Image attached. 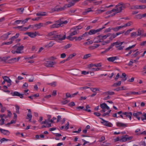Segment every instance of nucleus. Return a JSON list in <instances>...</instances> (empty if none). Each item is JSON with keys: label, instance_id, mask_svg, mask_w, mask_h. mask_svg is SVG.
Returning <instances> with one entry per match:
<instances>
[{"label": "nucleus", "instance_id": "obj_1", "mask_svg": "<svg viewBox=\"0 0 146 146\" xmlns=\"http://www.w3.org/2000/svg\"><path fill=\"white\" fill-rule=\"evenodd\" d=\"M27 86V83L25 82V84H23V88L24 90V94L27 95V90L25 89V87H26ZM11 94L13 96H17L20 97L21 98H23V94H21L20 93L17 91H15L13 92H11Z\"/></svg>", "mask_w": 146, "mask_h": 146}, {"label": "nucleus", "instance_id": "obj_2", "mask_svg": "<svg viewBox=\"0 0 146 146\" xmlns=\"http://www.w3.org/2000/svg\"><path fill=\"white\" fill-rule=\"evenodd\" d=\"M115 8L116 9H114L115 10V11L117 12V13H119L125 8V5L123 2H120L115 6Z\"/></svg>", "mask_w": 146, "mask_h": 146}, {"label": "nucleus", "instance_id": "obj_3", "mask_svg": "<svg viewBox=\"0 0 146 146\" xmlns=\"http://www.w3.org/2000/svg\"><path fill=\"white\" fill-rule=\"evenodd\" d=\"M111 35L110 33L108 34H107L102 36V35H100L98 36L94 39V41L95 43H98L102 42L101 40L106 39L107 37L110 36Z\"/></svg>", "mask_w": 146, "mask_h": 146}, {"label": "nucleus", "instance_id": "obj_4", "mask_svg": "<svg viewBox=\"0 0 146 146\" xmlns=\"http://www.w3.org/2000/svg\"><path fill=\"white\" fill-rule=\"evenodd\" d=\"M66 38V36L64 35L62 36L61 35H57L56 33V34L54 36V37L53 39L55 40H64Z\"/></svg>", "mask_w": 146, "mask_h": 146}, {"label": "nucleus", "instance_id": "obj_5", "mask_svg": "<svg viewBox=\"0 0 146 146\" xmlns=\"http://www.w3.org/2000/svg\"><path fill=\"white\" fill-rule=\"evenodd\" d=\"M79 0H72L70 2L69 4L64 5V8H69L74 5L75 3L78 2Z\"/></svg>", "mask_w": 146, "mask_h": 146}, {"label": "nucleus", "instance_id": "obj_6", "mask_svg": "<svg viewBox=\"0 0 146 146\" xmlns=\"http://www.w3.org/2000/svg\"><path fill=\"white\" fill-rule=\"evenodd\" d=\"M20 58V57L17 58H15L9 59L8 63L13 64L18 62Z\"/></svg>", "mask_w": 146, "mask_h": 146}, {"label": "nucleus", "instance_id": "obj_7", "mask_svg": "<svg viewBox=\"0 0 146 146\" xmlns=\"http://www.w3.org/2000/svg\"><path fill=\"white\" fill-rule=\"evenodd\" d=\"M56 62H55L52 61H46L44 63V65L47 67H52L53 65L55 64Z\"/></svg>", "mask_w": 146, "mask_h": 146}, {"label": "nucleus", "instance_id": "obj_8", "mask_svg": "<svg viewBox=\"0 0 146 146\" xmlns=\"http://www.w3.org/2000/svg\"><path fill=\"white\" fill-rule=\"evenodd\" d=\"M65 9V8H64V6L63 7L60 8L58 6H57L54 8L52 9H51V11L52 12H54L55 11H59L64 10Z\"/></svg>", "mask_w": 146, "mask_h": 146}, {"label": "nucleus", "instance_id": "obj_9", "mask_svg": "<svg viewBox=\"0 0 146 146\" xmlns=\"http://www.w3.org/2000/svg\"><path fill=\"white\" fill-rule=\"evenodd\" d=\"M100 119L102 121H103L101 123L104 124V125L105 126L110 127H111V126L112 124L111 123L109 122L108 121L105 120L102 118L100 117Z\"/></svg>", "mask_w": 146, "mask_h": 146}, {"label": "nucleus", "instance_id": "obj_10", "mask_svg": "<svg viewBox=\"0 0 146 146\" xmlns=\"http://www.w3.org/2000/svg\"><path fill=\"white\" fill-rule=\"evenodd\" d=\"M10 58V56L4 57L3 58H0V62L3 63H8L9 60V58Z\"/></svg>", "mask_w": 146, "mask_h": 146}, {"label": "nucleus", "instance_id": "obj_11", "mask_svg": "<svg viewBox=\"0 0 146 146\" xmlns=\"http://www.w3.org/2000/svg\"><path fill=\"white\" fill-rule=\"evenodd\" d=\"M58 23H59L60 24L61 27L62 26V25L63 24H66L68 23V21L66 20L64 21L63 18H61L58 21H57Z\"/></svg>", "mask_w": 146, "mask_h": 146}, {"label": "nucleus", "instance_id": "obj_12", "mask_svg": "<svg viewBox=\"0 0 146 146\" xmlns=\"http://www.w3.org/2000/svg\"><path fill=\"white\" fill-rule=\"evenodd\" d=\"M11 34V32H8L3 35L1 37V39L3 40L7 39L9 37L8 36Z\"/></svg>", "mask_w": 146, "mask_h": 146}, {"label": "nucleus", "instance_id": "obj_13", "mask_svg": "<svg viewBox=\"0 0 146 146\" xmlns=\"http://www.w3.org/2000/svg\"><path fill=\"white\" fill-rule=\"evenodd\" d=\"M0 131L3 134L6 135H9L10 133L9 131L0 128Z\"/></svg>", "mask_w": 146, "mask_h": 146}, {"label": "nucleus", "instance_id": "obj_14", "mask_svg": "<svg viewBox=\"0 0 146 146\" xmlns=\"http://www.w3.org/2000/svg\"><path fill=\"white\" fill-rule=\"evenodd\" d=\"M142 114L141 112H137L136 113H134L133 114V115L136 117L139 120L140 119V116Z\"/></svg>", "mask_w": 146, "mask_h": 146}, {"label": "nucleus", "instance_id": "obj_15", "mask_svg": "<svg viewBox=\"0 0 146 146\" xmlns=\"http://www.w3.org/2000/svg\"><path fill=\"white\" fill-rule=\"evenodd\" d=\"M28 119L29 122H31L33 116L31 110L28 109Z\"/></svg>", "mask_w": 146, "mask_h": 146}, {"label": "nucleus", "instance_id": "obj_16", "mask_svg": "<svg viewBox=\"0 0 146 146\" xmlns=\"http://www.w3.org/2000/svg\"><path fill=\"white\" fill-rule=\"evenodd\" d=\"M102 66V64L101 63H99L96 64H89L88 66V68H90L93 66H96V67H101Z\"/></svg>", "mask_w": 146, "mask_h": 146}, {"label": "nucleus", "instance_id": "obj_17", "mask_svg": "<svg viewBox=\"0 0 146 146\" xmlns=\"http://www.w3.org/2000/svg\"><path fill=\"white\" fill-rule=\"evenodd\" d=\"M100 31V30H98V29L97 30L92 29L90 30L89 31V32H88V33L89 35H92V34H94Z\"/></svg>", "mask_w": 146, "mask_h": 146}, {"label": "nucleus", "instance_id": "obj_18", "mask_svg": "<svg viewBox=\"0 0 146 146\" xmlns=\"http://www.w3.org/2000/svg\"><path fill=\"white\" fill-rule=\"evenodd\" d=\"M38 33L35 32V33L28 32V36L32 38L35 37L37 34Z\"/></svg>", "mask_w": 146, "mask_h": 146}, {"label": "nucleus", "instance_id": "obj_19", "mask_svg": "<svg viewBox=\"0 0 146 146\" xmlns=\"http://www.w3.org/2000/svg\"><path fill=\"white\" fill-rule=\"evenodd\" d=\"M100 107L102 109H106L108 110H109L110 109V108L104 103L100 104Z\"/></svg>", "mask_w": 146, "mask_h": 146}, {"label": "nucleus", "instance_id": "obj_20", "mask_svg": "<svg viewBox=\"0 0 146 146\" xmlns=\"http://www.w3.org/2000/svg\"><path fill=\"white\" fill-rule=\"evenodd\" d=\"M19 33H17L15 36H12L11 38H9V40H10V41H12V43L13 41H14L15 39L19 37Z\"/></svg>", "mask_w": 146, "mask_h": 146}, {"label": "nucleus", "instance_id": "obj_21", "mask_svg": "<svg viewBox=\"0 0 146 146\" xmlns=\"http://www.w3.org/2000/svg\"><path fill=\"white\" fill-rule=\"evenodd\" d=\"M21 22H22V23L23 24L27 23V18H26L25 20L23 21L21 20H16L15 21L14 23L15 24H19Z\"/></svg>", "mask_w": 146, "mask_h": 146}, {"label": "nucleus", "instance_id": "obj_22", "mask_svg": "<svg viewBox=\"0 0 146 146\" xmlns=\"http://www.w3.org/2000/svg\"><path fill=\"white\" fill-rule=\"evenodd\" d=\"M61 26L59 23H58L57 21L56 22V23L50 26V28H57L60 27Z\"/></svg>", "mask_w": 146, "mask_h": 146}, {"label": "nucleus", "instance_id": "obj_23", "mask_svg": "<svg viewBox=\"0 0 146 146\" xmlns=\"http://www.w3.org/2000/svg\"><path fill=\"white\" fill-rule=\"evenodd\" d=\"M117 59V56H113L107 58V60L110 62H113L115 60Z\"/></svg>", "mask_w": 146, "mask_h": 146}, {"label": "nucleus", "instance_id": "obj_24", "mask_svg": "<svg viewBox=\"0 0 146 146\" xmlns=\"http://www.w3.org/2000/svg\"><path fill=\"white\" fill-rule=\"evenodd\" d=\"M3 78L4 80L7 82L8 83H10L11 82V80L9 79V78L6 76H4L2 77Z\"/></svg>", "mask_w": 146, "mask_h": 146}, {"label": "nucleus", "instance_id": "obj_25", "mask_svg": "<svg viewBox=\"0 0 146 146\" xmlns=\"http://www.w3.org/2000/svg\"><path fill=\"white\" fill-rule=\"evenodd\" d=\"M117 125L119 127H125L127 126V125L121 122H117L116 123Z\"/></svg>", "mask_w": 146, "mask_h": 146}, {"label": "nucleus", "instance_id": "obj_26", "mask_svg": "<svg viewBox=\"0 0 146 146\" xmlns=\"http://www.w3.org/2000/svg\"><path fill=\"white\" fill-rule=\"evenodd\" d=\"M56 31H53L51 32L48 34L47 35V36H50L54 38V36L55 34H56Z\"/></svg>", "mask_w": 146, "mask_h": 146}, {"label": "nucleus", "instance_id": "obj_27", "mask_svg": "<svg viewBox=\"0 0 146 146\" xmlns=\"http://www.w3.org/2000/svg\"><path fill=\"white\" fill-rule=\"evenodd\" d=\"M15 28L19 29L20 31H25L27 29V28L23 27V26H19Z\"/></svg>", "mask_w": 146, "mask_h": 146}, {"label": "nucleus", "instance_id": "obj_28", "mask_svg": "<svg viewBox=\"0 0 146 146\" xmlns=\"http://www.w3.org/2000/svg\"><path fill=\"white\" fill-rule=\"evenodd\" d=\"M24 46H21L20 47H18L17 49V53H21V51L23 50Z\"/></svg>", "mask_w": 146, "mask_h": 146}, {"label": "nucleus", "instance_id": "obj_29", "mask_svg": "<svg viewBox=\"0 0 146 146\" xmlns=\"http://www.w3.org/2000/svg\"><path fill=\"white\" fill-rule=\"evenodd\" d=\"M128 136V135H126L122 136V137L121 138L120 141L122 142H125L127 141V137Z\"/></svg>", "mask_w": 146, "mask_h": 146}, {"label": "nucleus", "instance_id": "obj_30", "mask_svg": "<svg viewBox=\"0 0 146 146\" xmlns=\"http://www.w3.org/2000/svg\"><path fill=\"white\" fill-rule=\"evenodd\" d=\"M41 27H44V25H43V23H41L34 25V27L37 29H40Z\"/></svg>", "mask_w": 146, "mask_h": 146}, {"label": "nucleus", "instance_id": "obj_31", "mask_svg": "<svg viewBox=\"0 0 146 146\" xmlns=\"http://www.w3.org/2000/svg\"><path fill=\"white\" fill-rule=\"evenodd\" d=\"M121 81H119L117 83H114L112 85V86L115 87L119 86H120L121 84Z\"/></svg>", "mask_w": 146, "mask_h": 146}, {"label": "nucleus", "instance_id": "obj_32", "mask_svg": "<svg viewBox=\"0 0 146 146\" xmlns=\"http://www.w3.org/2000/svg\"><path fill=\"white\" fill-rule=\"evenodd\" d=\"M83 28V27L81 25H79L78 26H77L74 27L73 28L71 29V30L73 29H75L76 31H77L78 32V31Z\"/></svg>", "mask_w": 146, "mask_h": 146}, {"label": "nucleus", "instance_id": "obj_33", "mask_svg": "<svg viewBox=\"0 0 146 146\" xmlns=\"http://www.w3.org/2000/svg\"><path fill=\"white\" fill-rule=\"evenodd\" d=\"M46 12H41L37 13L36 14V15L37 16H45L46 15Z\"/></svg>", "mask_w": 146, "mask_h": 146}, {"label": "nucleus", "instance_id": "obj_34", "mask_svg": "<svg viewBox=\"0 0 146 146\" xmlns=\"http://www.w3.org/2000/svg\"><path fill=\"white\" fill-rule=\"evenodd\" d=\"M105 94L106 95L108 94L110 95H113L115 93L114 92H111L109 91L105 92Z\"/></svg>", "mask_w": 146, "mask_h": 146}, {"label": "nucleus", "instance_id": "obj_35", "mask_svg": "<svg viewBox=\"0 0 146 146\" xmlns=\"http://www.w3.org/2000/svg\"><path fill=\"white\" fill-rule=\"evenodd\" d=\"M86 109H83L84 110L87 111L89 112H91V110H90L88 109V108H90V106H89V105H87L86 106Z\"/></svg>", "mask_w": 146, "mask_h": 146}, {"label": "nucleus", "instance_id": "obj_36", "mask_svg": "<svg viewBox=\"0 0 146 146\" xmlns=\"http://www.w3.org/2000/svg\"><path fill=\"white\" fill-rule=\"evenodd\" d=\"M91 56V54H85L84 55V57L83 58V59H86Z\"/></svg>", "mask_w": 146, "mask_h": 146}, {"label": "nucleus", "instance_id": "obj_37", "mask_svg": "<svg viewBox=\"0 0 146 146\" xmlns=\"http://www.w3.org/2000/svg\"><path fill=\"white\" fill-rule=\"evenodd\" d=\"M137 36H140L141 35L142 32L141 29H139L137 30Z\"/></svg>", "mask_w": 146, "mask_h": 146}, {"label": "nucleus", "instance_id": "obj_38", "mask_svg": "<svg viewBox=\"0 0 146 146\" xmlns=\"http://www.w3.org/2000/svg\"><path fill=\"white\" fill-rule=\"evenodd\" d=\"M136 44H134L132 45L131 46H129L128 48H126L125 50L126 51H128L130 50L132 48H134Z\"/></svg>", "mask_w": 146, "mask_h": 146}, {"label": "nucleus", "instance_id": "obj_39", "mask_svg": "<svg viewBox=\"0 0 146 146\" xmlns=\"http://www.w3.org/2000/svg\"><path fill=\"white\" fill-rule=\"evenodd\" d=\"M105 11V10H104L98 9L96 11V13L97 14H100L103 12H104Z\"/></svg>", "mask_w": 146, "mask_h": 146}, {"label": "nucleus", "instance_id": "obj_40", "mask_svg": "<svg viewBox=\"0 0 146 146\" xmlns=\"http://www.w3.org/2000/svg\"><path fill=\"white\" fill-rule=\"evenodd\" d=\"M143 14H139L135 16L136 18L137 19H140L143 18L142 16Z\"/></svg>", "mask_w": 146, "mask_h": 146}, {"label": "nucleus", "instance_id": "obj_41", "mask_svg": "<svg viewBox=\"0 0 146 146\" xmlns=\"http://www.w3.org/2000/svg\"><path fill=\"white\" fill-rule=\"evenodd\" d=\"M54 44L53 41H51L48 44V47H52Z\"/></svg>", "mask_w": 146, "mask_h": 146}, {"label": "nucleus", "instance_id": "obj_42", "mask_svg": "<svg viewBox=\"0 0 146 146\" xmlns=\"http://www.w3.org/2000/svg\"><path fill=\"white\" fill-rule=\"evenodd\" d=\"M93 41L92 40H90L87 42H86L84 44L85 45H89L90 44H92L93 43Z\"/></svg>", "mask_w": 146, "mask_h": 146}, {"label": "nucleus", "instance_id": "obj_43", "mask_svg": "<svg viewBox=\"0 0 146 146\" xmlns=\"http://www.w3.org/2000/svg\"><path fill=\"white\" fill-rule=\"evenodd\" d=\"M111 37L110 38V39L111 40H112L113 39L115 38L117 36L115 34H113L111 35Z\"/></svg>", "mask_w": 146, "mask_h": 146}, {"label": "nucleus", "instance_id": "obj_44", "mask_svg": "<svg viewBox=\"0 0 146 146\" xmlns=\"http://www.w3.org/2000/svg\"><path fill=\"white\" fill-rule=\"evenodd\" d=\"M132 113L131 112H128L126 116V117H128L130 119H131V115Z\"/></svg>", "mask_w": 146, "mask_h": 146}, {"label": "nucleus", "instance_id": "obj_45", "mask_svg": "<svg viewBox=\"0 0 146 146\" xmlns=\"http://www.w3.org/2000/svg\"><path fill=\"white\" fill-rule=\"evenodd\" d=\"M102 2V1H95L93 2L94 4L95 5H98L101 4Z\"/></svg>", "mask_w": 146, "mask_h": 146}, {"label": "nucleus", "instance_id": "obj_46", "mask_svg": "<svg viewBox=\"0 0 146 146\" xmlns=\"http://www.w3.org/2000/svg\"><path fill=\"white\" fill-rule=\"evenodd\" d=\"M88 3H89L88 0H86L82 3V4L83 5L86 6L88 5Z\"/></svg>", "mask_w": 146, "mask_h": 146}, {"label": "nucleus", "instance_id": "obj_47", "mask_svg": "<svg viewBox=\"0 0 146 146\" xmlns=\"http://www.w3.org/2000/svg\"><path fill=\"white\" fill-rule=\"evenodd\" d=\"M114 12H115V10H114V9H113L111 10L108 11L106 13V14L107 15H108Z\"/></svg>", "mask_w": 146, "mask_h": 146}, {"label": "nucleus", "instance_id": "obj_48", "mask_svg": "<svg viewBox=\"0 0 146 146\" xmlns=\"http://www.w3.org/2000/svg\"><path fill=\"white\" fill-rule=\"evenodd\" d=\"M131 9H139V5H133Z\"/></svg>", "mask_w": 146, "mask_h": 146}, {"label": "nucleus", "instance_id": "obj_49", "mask_svg": "<svg viewBox=\"0 0 146 146\" xmlns=\"http://www.w3.org/2000/svg\"><path fill=\"white\" fill-rule=\"evenodd\" d=\"M140 53L138 51L135 54L133 55L132 58H135Z\"/></svg>", "mask_w": 146, "mask_h": 146}, {"label": "nucleus", "instance_id": "obj_50", "mask_svg": "<svg viewBox=\"0 0 146 146\" xmlns=\"http://www.w3.org/2000/svg\"><path fill=\"white\" fill-rule=\"evenodd\" d=\"M16 109V112L17 113H19V107L17 105H16L15 106Z\"/></svg>", "mask_w": 146, "mask_h": 146}, {"label": "nucleus", "instance_id": "obj_51", "mask_svg": "<svg viewBox=\"0 0 146 146\" xmlns=\"http://www.w3.org/2000/svg\"><path fill=\"white\" fill-rule=\"evenodd\" d=\"M48 84L50 85L51 86L53 87H55L56 85V82H54L53 83H48Z\"/></svg>", "mask_w": 146, "mask_h": 146}, {"label": "nucleus", "instance_id": "obj_52", "mask_svg": "<svg viewBox=\"0 0 146 146\" xmlns=\"http://www.w3.org/2000/svg\"><path fill=\"white\" fill-rule=\"evenodd\" d=\"M132 23V22L131 21H129L127 23L124 25L125 27L127 26H129L131 25V24Z\"/></svg>", "mask_w": 146, "mask_h": 146}, {"label": "nucleus", "instance_id": "obj_53", "mask_svg": "<svg viewBox=\"0 0 146 146\" xmlns=\"http://www.w3.org/2000/svg\"><path fill=\"white\" fill-rule=\"evenodd\" d=\"M89 34L88 33V32H86L81 36H82V38L83 39L84 37H85L87 36Z\"/></svg>", "mask_w": 146, "mask_h": 146}, {"label": "nucleus", "instance_id": "obj_54", "mask_svg": "<svg viewBox=\"0 0 146 146\" xmlns=\"http://www.w3.org/2000/svg\"><path fill=\"white\" fill-rule=\"evenodd\" d=\"M12 44V41H9L6 42H4L2 43L3 45H9Z\"/></svg>", "mask_w": 146, "mask_h": 146}, {"label": "nucleus", "instance_id": "obj_55", "mask_svg": "<svg viewBox=\"0 0 146 146\" xmlns=\"http://www.w3.org/2000/svg\"><path fill=\"white\" fill-rule=\"evenodd\" d=\"M114 43H115V44H114V45L115 46L116 48L119 47V46H120V45L119 44H120L119 42H118L117 41L116 42H114Z\"/></svg>", "mask_w": 146, "mask_h": 146}, {"label": "nucleus", "instance_id": "obj_56", "mask_svg": "<svg viewBox=\"0 0 146 146\" xmlns=\"http://www.w3.org/2000/svg\"><path fill=\"white\" fill-rule=\"evenodd\" d=\"M74 37H72V36H68L67 37V39L71 41L74 40Z\"/></svg>", "mask_w": 146, "mask_h": 146}, {"label": "nucleus", "instance_id": "obj_57", "mask_svg": "<svg viewBox=\"0 0 146 146\" xmlns=\"http://www.w3.org/2000/svg\"><path fill=\"white\" fill-rule=\"evenodd\" d=\"M52 23L50 21H48L44 23H43V25H44V27L47 26L48 25Z\"/></svg>", "mask_w": 146, "mask_h": 146}, {"label": "nucleus", "instance_id": "obj_58", "mask_svg": "<svg viewBox=\"0 0 146 146\" xmlns=\"http://www.w3.org/2000/svg\"><path fill=\"white\" fill-rule=\"evenodd\" d=\"M34 78L33 77V76H32L29 79V81L30 82H32L34 81Z\"/></svg>", "mask_w": 146, "mask_h": 146}, {"label": "nucleus", "instance_id": "obj_59", "mask_svg": "<svg viewBox=\"0 0 146 146\" xmlns=\"http://www.w3.org/2000/svg\"><path fill=\"white\" fill-rule=\"evenodd\" d=\"M112 29L115 32L119 30L118 26L114 28H112Z\"/></svg>", "mask_w": 146, "mask_h": 146}, {"label": "nucleus", "instance_id": "obj_60", "mask_svg": "<svg viewBox=\"0 0 146 146\" xmlns=\"http://www.w3.org/2000/svg\"><path fill=\"white\" fill-rule=\"evenodd\" d=\"M142 134H143L144 135H146V131H143V132L141 133H137V135H140Z\"/></svg>", "mask_w": 146, "mask_h": 146}, {"label": "nucleus", "instance_id": "obj_61", "mask_svg": "<svg viewBox=\"0 0 146 146\" xmlns=\"http://www.w3.org/2000/svg\"><path fill=\"white\" fill-rule=\"evenodd\" d=\"M68 105L70 107H72L74 106L75 105V104L74 102H70V103H69Z\"/></svg>", "mask_w": 146, "mask_h": 146}, {"label": "nucleus", "instance_id": "obj_62", "mask_svg": "<svg viewBox=\"0 0 146 146\" xmlns=\"http://www.w3.org/2000/svg\"><path fill=\"white\" fill-rule=\"evenodd\" d=\"M94 115L97 117H99L101 115V113L99 112H94Z\"/></svg>", "mask_w": 146, "mask_h": 146}, {"label": "nucleus", "instance_id": "obj_63", "mask_svg": "<svg viewBox=\"0 0 146 146\" xmlns=\"http://www.w3.org/2000/svg\"><path fill=\"white\" fill-rule=\"evenodd\" d=\"M1 121V123H0V125H2L4 124L5 119L3 118H2L0 120Z\"/></svg>", "mask_w": 146, "mask_h": 146}, {"label": "nucleus", "instance_id": "obj_64", "mask_svg": "<svg viewBox=\"0 0 146 146\" xmlns=\"http://www.w3.org/2000/svg\"><path fill=\"white\" fill-rule=\"evenodd\" d=\"M17 10L19 13H22L24 11V9L22 8H19L17 9Z\"/></svg>", "mask_w": 146, "mask_h": 146}]
</instances>
